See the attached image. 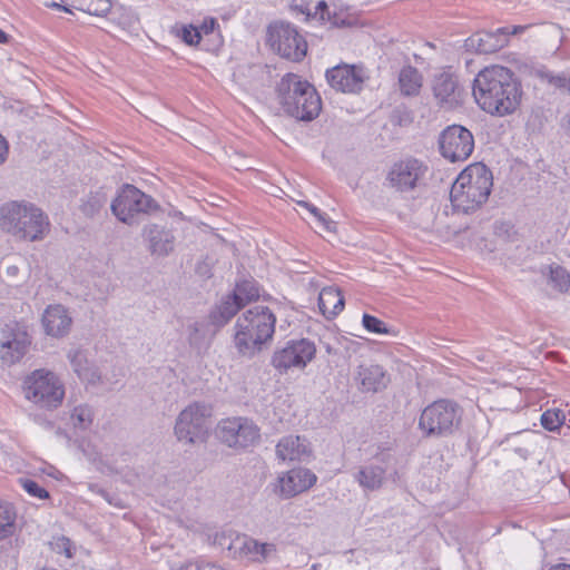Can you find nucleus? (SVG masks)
I'll return each instance as SVG.
<instances>
[{
  "label": "nucleus",
  "mask_w": 570,
  "mask_h": 570,
  "mask_svg": "<svg viewBox=\"0 0 570 570\" xmlns=\"http://www.w3.org/2000/svg\"><path fill=\"white\" fill-rule=\"evenodd\" d=\"M77 9L92 16H104L111 9L109 0H79Z\"/></svg>",
  "instance_id": "35"
},
{
  "label": "nucleus",
  "mask_w": 570,
  "mask_h": 570,
  "mask_svg": "<svg viewBox=\"0 0 570 570\" xmlns=\"http://www.w3.org/2000/svg\"><path fill=\"white\" fill-rule=\"evenodd\" d=\"M308 453L306 439L298 435H287L282 438L276 445V454L283 461L301 460Z\"/></svg>",
  "instance_id": "26"
},
{
  "label": "nucleus",
  "mask_w": 570,
  "mask_h": 570,
  "mask_svg": "<svg viewBox=\"0 0 570 570\" xmlns=\"http://www.w3.org/2000/svg\"><path fill=\"white\" fill-rule=\"evenodd\" d=\"M462 413L456 402L441 399L422 410L417 428L424 438H448L459 429Z\"/></svg>",
  "instance_id": "6"
},
{
  "label": "nucleus",
  "mask_w": 570,
  "mask_h": 570,
  "mask_svg": "<svg viewBox=\"0 0 570 570\" xmlns=\"http://www.w3.org/2000/svg\"><path fill=\"white\" fill-rule=\"evenodd\" d=\"M177 570H224L223 568L215 564L197 566L194 563H185L178 567Z\"/></svg>",
  "instance_id": "44"
},
{
  "label": "nucleus",
  "mask_w": 570,
  "mask_h": 570,
  "mask_svg": "<svg viewBox=\"0 0 570 570\" xmlns=\"http://www.w3.org/2000/svg\"><path fill=\"white\" fill-rule=\"evenodd\" d=\"M58 547L60 549V551H63L65 554L68 557V558H71L72 557V552H71V542L69 539L67 538H62L60 540V543H58Z\"/></svg>",
  "instance_id": "46"
},
{
  "label": "nucleus",
  "mask_w": 570,
  "mask_h": 570,
  "mask_svg": "<svg viewBox=\"0 0 570 570\" xmlns=\"http://www.w3.org/2000/svg\"><path fill=\"white\" fill-rule=\"evenodd\" d=\"M70 420L76 429L87 430L94 421L92 409L87 404L75 406L71 412Z\"/></svg>",
  "instance_id": "34"
},
{
  "label": "nucleus",
  "mask_w": 570,
  "mask_h": 570,
  "mask_svg": "<svg viewBox=\"0 0 570 570\" xmlns=\"http://www.w3.org/2000/svg\"><path fill=\"white\" fill-rule=\"evenodd\" d=\"M240 309L239 303L227 294L210 309L208 318L212 325L219 328L225 326Z\"/></svg>",
  "instance_id": "27"
},
{
  "label": "nucleus",
  "mask_w": 570,
  "mask_h": 570,
  "mask_svg": "<svg viewBox=\"0 0 570 570\" xmlns=\"http://www.w3.org/2000/svg\"><path fill=\"white\" fill-rule=\"evenodd\" d=\"M312 570H317V564H313Z\"/></svg>",
  "instance_id": "57"
},
{
  "label": "nucleus",
  "mask_w": 570,
  "mask_h": 570,
  "mask_svg": "<svg viewBox=\"0 0 570 570\" xmlns=\"http://www.w3.org/2000/svg\"><path fill=\"white\" fill-rule=\"evenodd\" d=\"M229 550H234L240 557L247 558L254 562H264L267 558L276 552V546L274 543L259 542L258 540L243 534L230 543Z\"/></svg>",
  "instance_id": "20"
},
{
  "label": "nucleus",
  "mask_w": 570,
  "mask_h": 570,
  "mask_svg": "<svg viewBox=\"0 0 570 570\" xmlns=\"http://www.w3.org/2000/svg\"><path fill=\"white\" fill-rule=\"evenodd\" d=\"M19 481L23 490L31 497L41 500L49 498V492L45 488L40 487L38 482L31 479H20Z\"/></svg>",
  "instance_id": "39"
},
{
  "label": "nucleus",
  "mask_w": 570,
  "mask_h": 570,
  "mask_svg": "<svg viewBox=\"0 0 570 570\" xmlns=\"http://www.w3.org/2000/svg\"><path fill=\"white\" fill-rule=\"evenodd\" d=\"M26 399L42 409H57L65 397V387L60 379L51 371L35 370L23 381Z\"/></svg>",
  "instance_id": "8"
},
{
  "label": "nucleus",
  "mask_w": 570,
  "mask_h": 570,
  "mask_svg": "<svg viewBox=\"0 0 570 570\" xmlns=\"http://www.w3.org/2000/svg\"><path fill=\"white\" fill-rule=\"evenodd\" d=\"M318 7H320V8L326 7V3H325L324 1H321V2L318 3Z\"/></svg>",
  "instance_id": "55"
},
{
  "label": "nucleus",
  "mask_w": 570,
  "mask_h": 570,
  "mask_svg": "<svg viewBox=\"0 0 570 570\" xmlns=\"http://www.w3.org/2000/svg\"><path fill=\"white\" fill-rule=\"evenodd\" d=\"M492 186V171L483 163L468 166L460 173L450 190L454 210L463 214L476 212L488 202Z\"/></svg>",
  "instance_id": "3"
},
{
  "label": "nucleus",
  "mask_w": 570,
  "mask_h": 570,
  "mask_svg": "<svg viewBox=\"0 0 570 570\" xmlns=\"http://www.w3.org/2000/svg\"><path fill=\"white\" fill-rule=\"evenodd\" d=\"M212 406L203 402H194L184 409L175 424V434L179 441L194 444L204 441L209 431Z\"/></svg>",
  "instance_id": "9"
},
{
  "label": "nucleus",
  "mask_w": 570,
  "mask_h": 570,
  "mask_svg": "<svg viewBox=\"0 0 570 570\" xmlns=\"http://www.w3.org/2000/svg\"><path fill=\"white\" fill-rule=\"evenodd\" d=\"M229 295L244 308L247 304L259 298L258 283L254 278L242 279L235 284Z\"/></svg>",
  "instance_id": "31"
},
{
  "label": "nucleus",
  "mask_w": 570,
  "mask_h": 570,
  "mask_svg": "<svg viewBox=\"0 0 570 570\" xmlns=\"http://www.w3.org/2000/svg\"><path fill=\"white\" fill-rule=\"evenodd\" d=\"M0 226L20 239L37 242L49 233L50 223L40 208L12 202L1 207Z\"/></svg>",
  "instance_id": "5"
},
{
  "label": "nucleus",
  "mask_w": 570,
  "mask_h": 570,
  "mask_svg": "<svg viewBox=\"0 0 570 570\" xmlns=\"http://www.w3.org/2000/svg\"><path fill=\"white\" fill-rule=\"evenodd\" d=\"M275 325L276 316L267 306L245 311L234 325L233 344L238 355L250 360L262 353L274 337Z\"/></svg>",
  "instance_id": "2"
},
{
  "label": "nucleus",
  "mask_w": 570,
  "mask_h": 570,
  "mask_svg": "<svg viewBox=\"0 0 570 570\" xmlns=\"http://www.w3.org/2000/svg\"><path fill=\"white\" fill-rule=\"evenodd\" d=\"M549 570H570V564L559 563V564L551 567Z\"/></svg>",
  "instance_id": "48"
},
{
  "label": "nucleus",
  "mask_w": 570,
  "mask_h": 570,
  "mask_svg": "<svg viewBox=\"0 0 570 570\" xmlns=\"http://www.w3.org/2000/svg\"><path fill=\"white\" fill-rule=\"evenodd\" d=\"M268 42L279 56L292 61H301L307 52V42L303 36L287 22L268 27Z\"/></svg>",
  "instance_id": "12"
},
{
  "label": "nucleus",
  "mask_w": 570,
  "mask_h": 570,
  "mask_svg": "<svg viewBox=\"0 0 570 570\" xmlns=\"http://www.w3.org/2000/svg\"><path fill=\"white\" fill-rule=\"evenodd\" d=\"M318 308L322 314L331 320L344 308V296L337 287H325L318 295Z\"/></svg>",
  "instance_id": "28"
},
{
  "label": "nucleus",
  "mask_w": 570,
  "mask_h": 570,
  "mask_svg": "<svg viewBox=\"0 0 570 570\" xmlns=\"http://www.w3.org/2000/svg\"><path fill=\"white\" fill-rule=\"evenodd\" d=\"M428 169V166L422 160L409 157L391 166L385 181L390 188L396 191H412L423 185Z\"/></svg>",
  "instance_id": "13"
},
{
  "label": "nucleus",
  "mask_w": 570,
  "mask_h": 570,
  "mask_svg": "<svg viewBox=\"0 0 570 570\" xmlns=\"http://www.w3.org/2000/svg\"><path fill=\"white\" fill-rule=\"evenodd\" d=\"M387 456H389L387 454H382L381 461L385 462Z\"/></svg>",
  "instance_id": "54"
},
{
  "label": "nucleus",
  "mask_w": 570,
  "mask_h": 570,
  "mask_svg": "<svg viewBox=\"0 0 570 570\" xmlns=\"http://www.w3.org/2000/svg\"><path fill=\"white\" fill-rule=\"evenodd\" d=\"M62 11L71 13L70 8H68V7H66V6H63V7H62Z\"/></svg>",
  "instance_id": "53"
},
{
  "label": "nucleus",
  "mask_w": 570,
  "mask_h": 570,
  "mask_svg": "<svg viewBox=\"0 0 570 570\" xmlns=\"http://www.w3.org/2000/svg\"><path fill=\"white\" fill-rule=\"evenodd\" d=\"M325 351L327 354H335V350L330 345V344H326L325 345Z\"/></svg>",
  "instance_id": "50"
},
{
  "label": "nucleus",
  "mask_w": 570,
  "mask_h": 570,
  "mask_svg": "<svg viewBox=\"0 0 570 570\" xmlns=\"http://www.w3.org/2000/svg\"><path fill=\"white\" fill-rule=\"evenodd\" d=\"M101 493H102V494H104V497L107 499V493H106V491H102Z\"/></svg>",
  "instance_id": "58"
},
{
  "label": "nucleus",
  "mask_w": 570,
  "mask_h": 570,
  "mask_svg": "<svg viewBox=\"0 0 570 570\" xmlns=\"http://www.w3.org/2000/svg\"><path fill=\"white\" fill-rule=\"evenodd\" d=\"M42 326L47 335L62 337L70 331L72 320L60 304L49 305L42 314Z\"/></svg>",
  "instance_id": "22"
},
{
  "label": "nucleus",
  "mask_w": 570,
  "mask_h": 570,
  "mask_svg": "<svg viewBox=\"0 0 570 570\" xmlns=\"http://www.w3.org/2000/svg\"><path fill=\"white\" fill-rule=\"evenodd\" d=\"M216 436L228 448L245 450L259 442L261 430L253 420L234 416L224 419L217 424Z\"/></svg>",
  "instance_id": "10"
},
{
  "label": "nucleus",
  "mask_w": 570,
  "mask_h": 570,
  "mask_svg": "<svg viewBox=\"0 0 570 570\" xmlns=\"http://www.w3.org/2000/svg\"><path fill=\"white\" fill-rule=\"evenodd\" d=\"M107 202V191L104 188H99L81 198L79 210L85 217L94 218L106 206Z\"/></svg>",
  "instance_id": "30"
},
{
  "label": "nucleus",
  "mask_w": 570,
  "mask_h": 570,
  "mask_svg": "<svg viewBox=\"0 0 570 570\" xmlns=\"http://www.w3.org/2000/svg\"><path fill=\"white\" fill-rule=\"evenodd\" d=\"M41 570H58L56 568H42Z\"/></svg>",
  "instance_id": "56"
},
{
  "label": "nucleus",
  "mask_w": 570,
  "mask_h": 570,
  "mask_svg": "<svg viewBox=\"0 0 570 570\" xmlns=\"http://www.w3.org/2000/svg\"><path fill=\"white\" fill-rule=\"evenodd\" d=\"M276 98L286 115L301 121L315 119L322 109L315 87L292 72L281 78L276 86Z\"/></svg>",
  "instance_id": "4"
},
{
  "label": "nucleus",
  "mask_w": 570,
  "mask_h": 570,
  "mask_svg": "<svg viewBox=\"0 0 570 570\" xmlns=\"http://www.w3.org/2000/svg\"><path fill=\"white\" fill-rule=\"evenodd\" d=\"M141 237L147 250L155 257H167L175 250L174 230L166 225L149 223L144 225Z\"/></svg>",
  "instance_id": "15"
},
{
  "label": "nucleus",
  "mask_w": 570,
  "mask_h": 570,
  "mask_svg": "<svg viewBox=\"0 0 570 570\" xmlns=\"http://www.w3.org/2000/svg\"><path fill=\"white\" fill-rule=\"evenodd\" d=\"M548 284L557 292L566 293L570 287V274L560 265L549 266Z\"/></svg>",
  "instance_id": "32"
},
{
  "label": "nucleus",
  "mask_w": 570,
  "mask_h": 570,
  "mask_svg": "<svg viewBox=\"0 0 570 570\" xmlns=\"http://www.w3.org/2000/svg\"><path fill=\"white\" fill-rule=\"evenodd\" d=\"M46 6L49 8L58 9V10H62V7H63V4H60L58 2L46 3Z\"/></svg>",
  "instance_id": "49"
},
{
  "label": "nucleus",
  "mask_w": 570,
  "mask_h": 570,
  "mask_svg": "<svg viewBox=\"0 0 570 570\" xmlns=\"http://www.w3.org/2000/svg\"><path fill=\"white\" fill-rule=\"evenodd\" d=\"M216 26H218V24L214 18H206L200 23V26L197 27V29L200 30V37H202L203 35L207 36V35L213 33Z\"/></svg>",
  "instance_id": "43"
},
{
  "label": "nucleus",
  "mask_w": 570,
  "mask_h": 570,
  "mask_svg": "<svg viewBox=\"0 0 570 570\" xmlns=\"http://www.w3.org/2000/svg\"><path fill=\"white\" fill-rule=\"evenodd\" d=\"M317 480L315 473L305 468L292 469L278 478L279 492L288 499L312 488Z\"/></svg>",
  "instance_id": "19"
},
{
  "label": "nucleus",
  "mask_w": 570,
  "mask_h": 570,
  "mask_svg": "<svg viewBox=\"0 0 570 570\" xmlns=\"http://www.w3.org/2000/svg\"><path fill=\"white\" fill-rule=\"evenodd\" d=\"M10 40V36L4 32L2 29H0V43L1 45H4V43H8Z\"/></svg>",
  "instance_id": "47"
},
{
  "label": "nucleus",
  "mask_w": 570,
  "mask_h": 570,
  "mask_svg": "<svg viewBox=\"0 0 570 570\" xmlns=\"http://www.w3.org/2000/svg\"><path fill=\"white\" fill-rule=\"evenodd\" d=\"M31 340L26 331L12 330L8 340L1 343V360L7 364L19 362L28 352Z\"/></svg>",
  "instance_id": "23"
},
{
  "label": "nucleus",
  "mask_w": 570,
  "mask_h": 570,
  "mask_svg": "<svg viewBox=\"0 0 570 570\" xmlns=\"http://www.w3.org/2000/svg\"><path fill=\"white\" fill-rule=\"evenodd\" d=\"M386 469L376 463L360 466L354 473V480L365 491H376L382 488L385 481Z\"/></svg>",
  "instance_id": "24"
},
{
  "label": "nucleus",
  "mask_w": 570,
  "mask_h": 570,
  "mask_svg": "<svg viewBox=\"0 0 570 570\" xmlns=\"http://www.w3.org/2000/svg\"><path fill=\"white\" fill-rule=\"evenodd\" d=\"M564 119H566L567 129L570 131V115H567Z\"/></svg>",
  "instance_id": "51"
},
{
  "label": "nucleus",
  "mask_w": 570,
  "mask_h": 570,
  "mask_svg": "<svg viewBox=\"0 0 570 570\" xmlns=\"http://www.w3.org/2000/svg\"><path fill=\"white\" fill-rule=\"evenodd\" d=\"M326 81L336 91L357 94L364 83L363 69L354 65H337L326 70Z\"/></svg>",
  "instance_id": "17"
},
{
  "label": "nucleus",
  "mask_w": 570,
  "mask_h": 570,
  "mask_svg": "<svg viewBox=\"0 0 570 570\" xmlns=\"http://www.w3.org/2000/svg\"><path fill=\"white\" fill-rule=\"evenodd\" d=\"M472 92L482 110L498 117L515 112L523 95L515 73L498 65L487 67L476 75Z\"/></svg>",
  "instance_id": "1"
},
{
  "label": "nucleus",
  "mask_w": 570,
  "mask_h": 570,
  "mask_svg": "<svg viewBox=\"0 0 570 570\" xmlns=\"http://www.w3.org/2000/svg\"><path fill=\"white\" fill-rule=\"evenodd\" d=\"M16 271H17V267H16V266H13V267H9V268H8V272H9V273H16Z\"/></svg>",
  "instance_id": "52"
},
{
  "label": "nucleus",
  "mask_w": 570,
  "mask_h": 570,
  "mask_svg": "<svg viewBox=\"0 0 570 570\" xmlns=\"http://www.w3.org/2000/svg\"><path fill=\"white\" fill-rule=\"evenodd\" d=\"M301 206L305 207L311 214H313L316 219L320 222V224L326 229L327 232H335L336 223L332 220L327 214L323 213L321 209H318L313 204H309L307 202H299Z\"/></svg>",
  "instance_id": "37"
},
{
  "label": "nucleus",
  "mask_w": 570,
  "mask_h": 570,
  "mask_svg": "<svg viewBox=\"0 0 570 570\" xmlns=\"http://www.w3.org/2000/svg\"><path fill=\"white\" fill-rule=\"evenodd\" d=\"M494 235L502 238L503 240L510 239L511 235L514 233L513 225L510 222H495L493 226Z\"/></svg>",
  "instance_id": "41"
},
{
  "label": "nucleus",
  "mask_w": 570,
  "mask_h": 570,
  "mask_svg": "<svg viewBox=\"0 0 570 570\" xmlns=\"http://www.w3.org/2000/svg\"><path fill=\"white\" fill-rule=\"evenodd\" d=\"M433 97L441 108L453 109L462 100V88L459 78L450 70L435 75L431 83Z\"/></svg>",
  "instance_id": "16"
},
{
  "label": "nucleus",
  "mask_w": 570,
  "mask_h": 570,
  "mask_svg": "<svg viewBox=\"0 0 570 570\" xmlns=\"http://www.w3.org/2000/svg\"><path fill=\"white\" fill-rule=\"evenodd\" d=\"M315 354L316 346L311 340H289L274 351L271 365L279 374H287L292 368L304 370L314 360Z\"/></svg>",
  "instance_id": "11"
},
{
  "label": "nucleus",
  "mask_w": 570,
  "mask_h": 570,
  "mask_svg": "<svg viewBox=\"0 0 570 570\" xmlns=\"http://www.w3.org/2000/svg\"><path fill=\"white\" fill-rule=\"evenodd\" d=\"M16 511L14 508L0 501V540H3L14 532Z\"/></svg>",
  "instance_id": "33"
},
{
  "label": "nucleus",
  "mask_w": 570,
  "mask_h": 570,
  "mask_svg": "<svg viewBox=\"0 0 570 570\" xmlns=\"http://www.w3.org/2000/svg\"><path fill=\"white\" fill-rule=\"evenodd\" d=\"M181 39L185 43L189 46L198 45L200 41V30L197 29V27L190 24V26H184L181 28Z\"/></svg>",
  "instance_id": "40"
},
{
  "label": "nucleus",
  "mask_w": 570,
  "mask_h": 570,
  "mask_svg": "<svg viewBox=\"0 0 570 570\" xmlns=\"http://www.w3.org/2000/svg\"><path fill=\"white\" fill-rule=\"evenodd\" d=\"M73 372L81 381L95 382L98 379L97 371L89 363L87 354L81 348H71L67 353Z\"/></svg>",
  "instance_id": "29"
},
{
  "label": "nucleus",
  "mask_w": 570,
  "mask_h": 570,
  "mask_svg": "<svg viewBox=\"0 0 570 570\" xmlns=\"http://www.w3.org/2000/svg\"><path fill=\"white\" fill-rule=\"evenodd\" d=\"M441 155L451 163L466 160L474 149L472 132L461 125H450L439 135Z\"/></svg>",
  "instance_id": "14"
},
{
  "label": "nucleus",
  "mask_w": 570,
  "mask_h": 570,
  "mask_svg": "<svg viewBox=\"0 0 570 570\" xmlns=\"http://www.w3.org/2000/svg\"><path fill=\"white\" fill-rule=\"evenodd\" d=\"M116 218L128 226L140 223L141 216L151 215L160 209L159 204L150 195L131 184H124L110 204Z\"/></svg>",
  "instance_id": "7"
},
{
  "label": "nucleus",
  "mask_w": 570,
  "mask_h": 570,
  "mask_svg": "<svg viewBox=\"0 0 570 570\" xmlns=\"http://www.w3.org/2000/svg\"><path fill=\"white\" fill-rule=\"evenodd\" d=\"M523 30V27H514L512 31L508 28H498L495 31L478 32L466 40V46L478 53L489 55L499 51L508 42V37Z\"/></svg>",
  "instance_id": "18"
},
{
  "label": "nucleus",
  "mask_w": 570,
  "mask_h": 570,
  "mask_svg": "<svg viewBox=\"0 0 570 570\" xmlns=\"http://www.w3.org/2000/svg\"><path fill=\"white\" fill-rule=\"evenodd\" d=\"M570 77H567L563 73L560 75H549L548 76V82L552 86H554L558 89H564L569 92L570 89Z\"/></svg>",
  "instance_id": "42"
},
{
  "label": "nucleus",
  "mask_w": 570,
  "mask_h": 570,
  "mask_svg": "<svg viewBox=\"0 0 570 570\" xmlns=\"http://www.w3.org/2000/svg\"><path fill=\"white\" fill-rule=\"evenodd\" d=\"M362 325L370 333L391 334V330L386 326V324L383 321L366 313L363 314Z\"/></svg>",
  "instance_id": "36"
},
{
  "label": "nucleus",
  "mask_w": 570,
  "mask_h": 570,
  "mask_svg": "<svg viewBox=\"0 0 570 570\" xmlns=\"http://www.w3.org/2000/svg\"><path fill=\"white\" fill-rule=\"evenodd\" d=\"M9 154V145L8 141L0 135V165H2Z\"/></svg>",
  "instance_id": "45"
},
{
  "label": "nucleus",
  "mask_w": 570,
  "mask_h": 570,
  "mask_svg": "<svg viewBox=\"0 0 570 570\" xmlns=\"http://www.w3.org/2000/svg\"><path fill=\"white\" fill-rule=\"evenodd\" d=\"M355 381L362 392L376 393L387 386L390 377L381 365L361 364L357 367Z\"/></svg>",
  "instance_id": "21"
},
{
  "label": "nucleus",
  "mask_w": 570,
  "mask_h": 570,
  "mask_svg": "<svg viewBox=\"0 0 570 570\" xmlns=\"http://www.w3.org/2000/svg\"><path fill=\"white\" fill-rule=\"evenodd\" d=\"M397 87L402 97H417L423 87V76L415 67L403 66L399 72Z\"/></svg>",
  "instance_id": "25"
},
{
  "label": "nucleus",
  "mask_w": 570,
  "mask_h": 570,
  "mask_svg": "<svg viewBox=\"0 0 570 570\" xmlns=\"http://www.w3.org/2000/svg\"><path fill=\"white\" fill-rule=\"evenodd\" d=\"M564 414L561 411L548 410L541 415V424L548 431H556L563 424Z\"/></svg>",
  "instance_id": "38"
}]
</instances>
